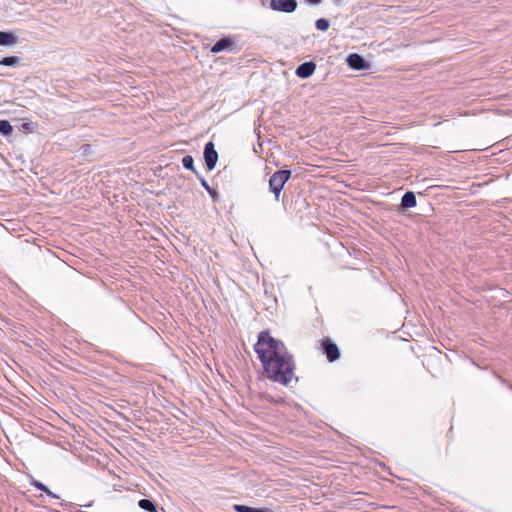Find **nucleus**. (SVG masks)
Returning <instances> with one entry per match:
<instances>
[{
  "mask_svg": "<svg viewBox=\"0 0 512 512\" xmlns=\"http://www.w3.org/2000/svg\"><path fill=\"white\" fill-rule=\"evenodd\" d=\"M296 0H271L270 7L275 11L292 13L297 9Z\"/></svg>",
  "mask_w": 512,
  "mask_h": 512,
  "instance_id": "nucleus-6",
  "label": "nucleus"
},
{
  "mask_svg": "<svg viewBox=\"0 0 512 512\" xmlns=\"http://www.w3.org/2000/svg\"><path fill=\"white\" fill-rule=\"evenodd\" d=\"M197 178L199 179L202 187L209 193V195L211 196L212 200L215 201V202L218 201L219 200V193L215 189H213V188H211L209 186L208 182L206 181V179L202 175L197 174Z\"/></svg>",
  "mask_w": 512,
  "mask_h": 512,
  "instance_id": "nucleus-12",
  "label": "nucleus"
},
{
  "mask_svg": "<svg viewBox=\"0 0 512 512\" xmlns=\"http://www.w3.org/2000/svg\"><path fill=\"white\" fill-rule=\"evenodd\" d=\"M222 51L227 52H238L239 48L231 36L223 37L219 39L212 47V53H220Z\"/></svg>",
  "mask_w": 512,
  "mask_h": 512,
  "instance_id": "nucleus-3",
  "label": "nucleus"
},
{
  "mask_svg": "<svg viewBox=\"0 0 512 512\" xmlns=\"http://www.w3.org/2000/svg\"><path fill=\"white\" fill-rule=\"evenodd\" d=\"M348 65L355 70H362L367 67L365 59L359 54L353 53L347 57Z\"/></svg>",
  "mask_w": 512,
  "mask_h": 512,
  "instance_id": "nucleus-8",
  "label": "nucleus"
},
{
  "mask_svg": "<svg viewBox=\"0 0 512 512\" xmlns=\"http://www.w3.org/2000/svg\"><path fill=\"white\" fill-rule=\"evenodd\" d=\"M323 353L329 362H334L340 358L338 346L329 338H324L321 342Z\"/></svg>",
  "mask_w": 512,
  "mask_h": 512,
  "instance_id": "nucleus-5",
  "label": "nucleus"
},
{
  "mask_svg": "<svg viewBox=\"0 0 512 512\" xmlns=\"http://www.w3.org/2000/svg\"><path fill=\"white\" fill-rule=\"evenodd\" d=\"M316 69V64L312 61L300 64L296 69V75L301 79H307L313 75Z\"/></svg>",
  "mask_w": 512,
  "mask_h": 512,
  "instance_id": "nucleus-7",
  "label": "nucleus"
},
{
  "mask_svg": "<svg viewBox=\"0 0 512 512\" xmlns=\"http://www.w3.org/2000/svg\"><path fill=\"white\" fill-rule=\"evenodd\" d=\"M32 485L36 489L46 493L48 496H50L52 498H55V499H59L60 498L57 494L53 493L46 485H44L42 482H40L38 480H33L32 481Z\"/></svg>",
  "mask_w": 512,
  "mask_h": 512,
  "instance_id": "nucleus-14",
  "label": "nucleus"
},
{
  "mask_svg": "<svg viewBox=\"0 0 512 512\" xmlns=\"http://www.w3.org/2000/svg\"><path fill=\"white\" fill-rule=\"evenodd\" d=\"M203 156L207 169L213 170L218 161V153L213 142L209 141L205 144Z\"/></svg>",
  "mask_w": 512,
  "mask_h": 512,
  "instance_id": "nucleus-4",
  "label": "nucleus"
},
{
  "mask_svg": "<svg viewBox=\"0 0 512 512\" xmlns=\"http://www.w3.org/2000/svg\"><path fill=\"white\" fill-rule=\"evenodd\" d=\"M306 2L310 5H318L322 2V0H306Z\"/></svg>",
  "mask_w": 512,
  "mask_h": 512,
  "instance_id": "nucleus-19",
  "label": "nucleus"
},
{
  "mask_svg": "<svg viewBox=\"0 0 512 512\" xmlns=\"http://www.w3.org/2000/svg\"><path fill=\"white\" fill-rule=\"evenodd\" d=\"M20 63V58L18 56H7L0 60V65L15 67Z\"/></svg>",
  "mask_w": 512,
  "mask_h": 512,
  "instance_id": "nucleus-16",
  "label": "nucleus"
},
{
  "mask_svg": "<svg viewBox=\"0 0 512 512\" xmlns=\"http://www.w3.org/2000/svg\"><path fill=\"white\" fill-rule=\"evenodd\" d=\"M233 509L236 512H274L271 508L268 507L253 508L242 504L233 505Z\"/></svg>",
  "mask_w": 512,
  "mask_h": 512,
  "instance_id": "nucleus-11",
  "label": "nucleus"
},
{
  "mask_svg": "<svg viewBox=\"0 0 512 512\" xmlns=\"http://www.w3.org/2000/svg\"><path fill=\"white\" fill-rule=\"evenodd\" d=\"M254 351L268 379L284 386L290 384L295 377V361L281 340L273 338L268 331H261Z\"/></svg>",
  "mask_w": 512,
  "mask_h": 512,
  "instance_id": "nucleus-1",
  "label": "nucleus"
},
{
  "mask_svg": "<svg viewBox=\"0 0 512 512\" xmlns=\"http://www.w3.org/2000/svg\"><path fill=\"white\" fill-rule=\"evenodd\" d=\"M291 170L282 169L274 172L269 178V191L274 194V198L276 201H279L281 191L285 183L291 177Z\"/></svg>",
  "mask_w": 512,
  "mask_h": 512,
  "instance_id": "nucleus-2",
  "label": "nucleus"
},
{
  "mask_svg": "<svg viewBox=\"0 0 512 512\" xmlns=\"http://www.w3.org/2000/svg\"><path fill=\"white\" fill-rule=\"evenodd\" d=\"M182 165L185 169L191 170L196 176L199 174L194 166V159L191 155H186L182 158Z\"/></svg>",
  "mask_w": 512,
  "mask_h": 512,
  "instance_id": "nucleus-15",
  "label": "nucleus"
},
{
  "mask_svg": "<svg viewBox=\"0 0 512 512\" xmlns=\"http://www.w3.org/2000/svg\"><path fill=\"white\" fill-rule=\"evenodd\" d=\"M315 26L320 31H326V30H328L330 23L325 18H319L318 20H316Z\"/></svg>",
  "mask_w": 512,
  "mask_h": 512,
  "instance_id": "nucleus-18",
  "label": "nucleus"
},
{
  "mask_svg": "<svg viewBox=\"0 0 512 512\" xmlns=\"http://www.w3.org/2000/svg\"><path fill=\"white\" fill-rule=\"evenodd\" d=\"M17 36L11 32L0 31V46H10L17 43Z\"/></svg>",
  "mask_w": 512,
  "mask_h": 512,
  "instance_id": "nucleus-10",
  "label": "nucleus"
},
{
  "mask_svg": "<svg viewBox=\"0 0 512 512\" xmlns=\"http://www.w3.org/2000/svg\"><path fill=\"white\" fill-rule=\"evenodd\" d=\"M13 132V127L8 120H0V134L9 136Z\"/></svg>",
  "mask_w": 512,
  "mask_h": 512,
  "instance_id": "nucleus-17",
  "label": "nucleus"
},
{
  "mask_svg": "<svg viewBox=\"0 0 512 512\" xmlns=\"http://www.w3.org/2000/svg\"><path fill=\"white\" fill-rule=\"evenodd\" d=\"M138 506L146 512H159L156 503L151 499H141Z\"/></svg>",
  "mask_w": 512,
  "mask_h": 512,
  "instance_id": "nucleus-13",
  "label": "nucleus"
},
{
  "mask_svg": "<svg viewBox=\"0 0 512 512\" xmlns=\"http://www.w3.org/2000/svg\"><path fill=\"white\" fill-rule=\"evenodd\" d=\"M416 206V196L412 191L404 193L401 199V207L404 209L413 208Z\"/></svg>",
  "mask_w": 512,
  "mask_h": 512,
  "instance_id": "nucleus-9",
  "label": "nucleus"
}]
</instances>
